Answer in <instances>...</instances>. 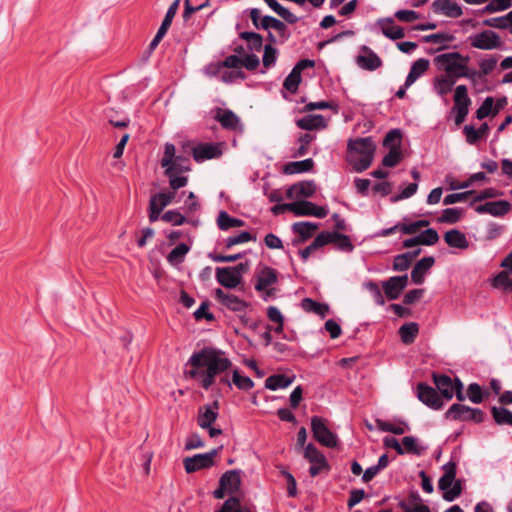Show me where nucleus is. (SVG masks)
<instances>
[{
	"mask_svg": "<svg viewBox=\"0 0 512 512\" xmlns=\"http://www.w3.org/2000/svg\"><path fill=\"white\" fill-rule=\"evenodd\" d=\"M401 138H402V134H401L400 130H398V129L390 130L386 134V136L383 140V145L386 147H390V148L392 146H396V147L400 148Z\"/></svg>",
	"mask_w": 512,
	"mask_h": 512,
	"instance_id": "69168bd1",
	"label": "nucleus"
},
{
	"mask_svg": "<svg viewBox=\"0 0 512 512\" xmlns=\"http://www.w3.org/2000/svg\"><path fill=\"white\" fill-rule=\"evenodd\" d=\"M408 283V276H393L384 281L382 286L386 297L389 300L397 299Z\"/></svg>",
	"mask_w": 512,
	"mask_h": 512,
	"instance_id": "2eb2a0df",
	"label": "nucleus"
},
{
	"mask_svg": "<svg viewBox=\"0 0 512 512\" xmlns=\"http://www.w3.org/2000/svg\"><path fill=\"white\" fill-rule=\"evenodd\" d=\"M182 172L180 167H173L169 174H165L169 178V185L172 191H176L182 187H185L188 183L187 176H178L177 174Z\"/></svg>",
	"mask_w": 512,
	"mask_h": 512,
	"instance_id": "79ce46f5",
	"label": "nucleus"
},
{
	"mask_svg": "<svg viewBox=\"0 0 512 512\" xmlns=\"http://www.w3.org/2000/svg\"><path fill=\"white\" fill-rule=\"evenodd\" d=\"M435 259L432 256L424 257L419 260L411 271V279L415 284H422L426 272L434 265Z\"/></svg>",
	"mask_w": 512,
	"mask_h": 512,
	"instance_id": "a878e982",
	"label": "nucleus"
},
{
	"mask_svg": "<svg viewBox=\"0 0 512 512\" xmlns=\"http://www.w3.org/2000/svg\"><path fill=\"white\" fill-rule=\"evenodd\" d=\"M325 236L326 245L329 243H333L338 249L345 252H351L354 249V246L349 238V236L345 234H341L338 232H322Z\"/></svg>",
	"mask_w": 512,
	"mask_h": 512,
	"instance_id": "cd10ccee",
	"label": "nucleus"
},
{
	"mask_svg": "<svg viewBox=\"0 0 512 512\" xmlns=\"http://www.w3.org/2000/svg\"><path fill=\"white\" fill-rule=\"evenodd\" d=\"M232 382L238 389L244 391H248L254 387V382L252 381V379L247 376L240 375L238 370L233 371Z\"/></svg>",
	"mask_w": 512,
	"mask_h": 512,
	"instance_id": "bf43d9fd",
	"label": "nucleus"
},
{
	"mask_svg": "<svg viewBox=\"0 0 512 512\" xmlns=\"http://www.w3.org/2000/svg\"><path fill=\"white\" fill-rule=\"evenodd\" d=\"M215 299L227 309L234 312H243L247 308V303L238 296L226 293L222 289L217 288L214 291Z\"/></svg>",
	"mask_w": 512,
	"mask_h": 512,
	"instance_id": "ddd939ff",
	"label": "nucleus"
},
{
	"mask_svg": "<svg viewBox=\"0 0 512 512\" xmlns=\"http://www.w3.org/2000/svg\"><path fill=\"white\" fill-rule=\"evenodd\" d=\"M295 376L274 374L266 378L265 388L275 391L289 387L294 382Z\"/></svg>",
	"mask_w": 512,
	"mask_h": 512,
	"instance_id": "473e14b6",
	"label": "nucleus"
},
{
	"mask_svg": "<svg viewBox=\"0 0 512 512\" xmlns=\"http://www.w3.org/2000/svg\"><path fill=\"white\" fill-rule=\"evenodd\" d=\"M435 61L443 68L445 75L457 81L462 76L460 74L465 71L469 57L463 56L459 52H449L438 55Z\"/></svg>",
	"mask_w": 512,
	"mask_h": 512,
	"instance_id": "7ed1b4c3",
	"label": "nucleus"
},
{
	"mask_svg": "<svg viewBox=\"0 0 512 512\" xmlns=\"http://www.w3.org/2000/svg\"><path fill=\"white\" fill-rule=\"evenodd\" d=\"M510 275L511 273L507 269L499 272L494 277L493 286L512 290V278L510 277Z\"/></svg>",
	"mask_w": 512,
	"mask_h": 512,
	"instance_id": "6e6d98bb",
	"label": "nucleus"
},
{
	"mask_svg": "<svg viewBox=\"0 0 512 512\" xmlns=\"http://www.w3.org/2000/svg\"><path fill=\"white\" fill-rule=\"evenodd\" d=\"M402 447L404 453H412L414 455H421L424 450L418 445L416 438L413 436H405L402 439Z\"/></svg>",
	"mask_w": 512,
	"mask_h": 512,
	"instance_id": "4d7b16f0",
	"label": "nucleus"
},
{
	"mask_svg": "<svg viewBox=\"0 0 512 512\" xmlns=\"http://www.w3.org/2000/svg\"><path fill=\"white\" fill-rule=\"evenodd\" d=\"M419 332V326L415 322H409L403 324L399 328V335L402 342L406 345L412 344Z\"/></svg>",
	"mask_w": 512,
	"mask_h": 512,
	"instance_id": "4c0bfd02",
	"label": "nucleus"
},
{
	"mask_svg": "<svg viewBox=\"0 0 512 512\" xmlns=\"http://www.w3.org/2000/svg\"><path fill=\"white\" fill-rule=\"evenodd\" d=\"M192 152L193 157L197 162L217 158L221 155L219 147L211 143L197 145L193 148Z\"/></svg>",
	"mask_w": 512,
	"mask_h": 512,
	"instance_id": "393cba45",
	"label": "nucleus"
},
{
	"mask_svg": "<svg viewBox=\"0 0 512 512\" xmlns=\"http://www.w3.org/2000/svg\"><path fill=\"white\" fill-rule=\"evenodd\" d=\"M304 457L311 463L309 473L312 477L317 476L324 469H329V465L324 454L313 444H308L305 447Z\"/></svg>",
	"mask_w": 512,
	"mask_h": 512,
	"instance_id": "9d476101",
	"label": "nucleus"
},
{
	"mask_svg": "<svg viewBox=\"0 0 512 512\" xmlns=\"http://www.w3.org/2000/svg\"><path fill=\"white\" fill-rule=\"evenodd\" d=\"M278 51L271 44H266L264 46V54L262 57L263 66L265 68L273 67L277 60Z\"/></svg>",
	"mask_w": 512,
	"mask_h": 512,
	"instance_id": "13d9d810",
	"label": "nucleus"
},
{
	"mask_svg": "<svg viewBox=\"0 0 512 512\" xmlns=\"http://www.w3.org/2000/svg\"><path fill=\"white\" fill-rule=\"evenodd\" d=\"M189 252V247L185 243H180L174 247L167 256V260L172 265L183 262L185 255Z\"/></svg>",
	"mask_w": 512,
	"mask_h": 512,
	"instance_id": "c03bdc74",
	"label": "nucleus"
},
{
	"mask_svg": "<svg viewBox=\"0 0 512 512\" xmlns=\"http://www.w3.org/2000/svg\"><path fill=\"white\" fill-rule=\"evenodd\" d=\"M511 209V204L506 200L486 202L475 207L478 214H490L495 217H501L507 214Z\"/></svg>",
	"mask_w": 512,
	"mask_h": 512,
	"instance_id": "f3484780",
	"label": "nucleus"
},
{
	"mask_svg": "<svg viewBox=\"0 0 512 512\" xmlns=\"http://www.w3.org/2000/svg\"><path fill=\"white\" fill-rule=\"evenodd\" d=\"M292 212L296 216H315L318 218H324L328 214L325 207L318 206L306 200L292 202Z\"/></svg>",
	"mask_w": 512,
	"mask_h": 512,
	"instance_id": "f8f14e48",
	"label": "nucleus"
},
{
	"mask_svg": "<svg viewBox=\"0 0 512 512\" xmlns=\"http://www.w3.org/2000/svg\"><path fill=\"white\" fill-rule=\"evenodd\" d=\"M292 228L294 232L302 237V241H305L317 230L318 225L312 222L302 221L294 223Z\"/></svg>",
	"mask_w": 512,
	"mask_h": 512,
	"instance_id": "37998d69",
	"label": "nucleus"
},
{
	"mask_svg": "<svg viewBox=\"0 0 512 512\" xmlns=\"http://www.w3.org/2000/svg\"><path fill=\"white\" fill-rule=\"evenodd\" d=\"M445 473L438 481V488L443 491V499L452 502L462 493V486L456 477V464L448 462L443 466Z\"/></svg>",
	"mask_w": 512,
	"mask_h": 512,
	"instance_id": "f03ea898",
	"label": "nucleus"
},
{
	"mask_svg": "<svg viewBox=\"0 0 512 512\" xmlns=\"http://www.w3.org/2000/svg\"><path fill=\"white\" fill-rule=\"evenodd\" d=\"M492 415L495 422L499 425H512V412L503 407H493Z\"/></svg>",
	"mask_w": 512,
	"mask_h": 512,
	"instance_id": "3c124183",
	"label": "nucleus"
},
{
	"mask_svg": "<svg viewBox=\"0 0 512 512\" xmlns=\"http://www.w3.org/2000/svg\"><path fill=\"white\" fill-rule=\"evenodd\" d=\"M467 397L474 403L479 404L483 401V391L479 384L471 383L467 388Z\"/></svg>",
	"mask_w": 512,
	"mask_h": 512,
	"instance_id": "e2e57ef3",
	"label": "nucleus"
},
{
	"mask_svg": "<svg viewBox=\"0 0 512 512\" xmlns=\"http://www.w3.org/2000/svg\"><path fill=\"white\" fill-rule=\"evenodd\" d=\"M315 191L316 185L313 181H303L291 186L287 194L289 197H292V193H294L297 197L309 198Z\"/></svg>",
	"mask_w": 512,
	"mask_h": 512,
	"instance_id": "f704fd0d",
	"label": "nucleus"
},
{
	"mask_svg": "<svg viewBox=\"0 0 512 512\" xmlns=\"http://www.w3.org/2000/svg\"><path fill=\"white\" fill-rule=\"evenodd\" d=\"M250 241H256V237L252 236L251 233L247 231H243L239 233L238 235L230 236L225 240V246L226 248H231L235 245L247 243Z\"/></svg>",
	"mask_w": 512,
	"mask_h": 512,
	"instance_id": "603ef678",
	"label": "nucleus"
},
{
	"mask_svg": "<svg viewBox=\"0 0 512 512\" xmlns=\"http://www.w3.org/2000/svg\"><path fill=\"white\" fill-rule=\"evenodd\" d=\"M445 417L455 421H472L474 423H481L484 420V413L479 408H471L457 403L450 406L445 413Z\"/></svg>",
	"mask_w": 512,
	"mask_h": 512,
	"instance_id": "20e7f679",
	"label": "nucleus"
},
{
	"mask_svg": "<svg viewBox=\"0 0 512 512\" xmlns=\"http://www.w3.org/2000/svg\"><path fill=\"white\" fill-rule=\"evenodd\" d=\"M217 225L220 230L227 231L234 227H242L244 221L231 217L226 211H220L217 217Z\"/></svg>",
	"mask_w": 512,
	"mask_h": 512,
	"instance_id": "58836bf2",
	"label": "nucleus"
},
{
	"mask_svg": "<svg viewBox=\"0 0 512 512\" xmlns=\"http://www.w3.org/2000/svg\"><path fill=\"white\" fill-rule=\"evenodd\" d=\"M175 146L171 143L165 144V150L163 158L161 159V166L165 168V174H169L171 169L175 167H180L181 171H189L190 168L188 166H183L180 164V160H182V156H175Z\"/></svg>",
	"mask_w": 512,
	"mask_h": 512,
	"instance_id": "a211bd4d",
	"label": "nucleus"
},
{
	"mask_svg": "<svg viewBox=\"0 0 512 512\" xmlns=\"http://www.w3.org/2000/svg\"><path fill=\"white\" fill-rule=\"evenodd\" d=\"M471 99L468 96L467 87L459 85L455 89L453 112H455V124L461 125L468 115Z\"/></svg>",
	"mask_w": 512,
	"mask_h": 512,
	"instance_id": "423d86ee",
	"label": "nucleus"
},
{
	"mask_svg": "<svg viewBox=\"0 0 512 512\" xmlns=\"http://www.w3.org/2000/svg\"><path fill=\"white\" fill-rule=\"evenodd\" d=\"M180 0H174L173 3L169 6L166 15L159 27V30H161V33H167L172 20L174 16L177 13L178 7H179Z\"/></svg>",
	"mask_w": 512,
	"mask_h": 512,
	"instance_id": "864d4df0",
	"label": "nucleus"
},
{
	"mask_svg": "<svg viewBox=\"0 0 512 512\" xmlns=\"http://www.w3.org/2000/svg\"><path fill=\"white\" fill-rule=\"evenodd\" d=\"M365 287L371 293V295L377 305L382 306L385 304L384 296H383L379 286L375 282L370 281L365 284Z\"/></svg>",
	"mask_w": 512,
	"mask_h": 512,
	"instance_id": "774afa93",
	"label": "nucleus"
},
{
	"mask_svg": "<svg viewBox=\"0 0 512 512\" xmlns=\"http://www.w3.org/2000/svg\"><path fill=\"white\" fill-rule=\"evenodd\" d=\"M494 100L492 97H487L481 106L476 111V117L479 120H482L489 116L490 113H492Z\"/></svg>",
	"mask_w": 512,
	"mask_h": 512,
	"instance_id": "338daca9",
	"label": "nucleus"
},
{
	"mask_svg": "<svg viewBox=\"0 0 512 512\" xmlns=\"http://www.w3.org/2000/svg\"><path fill=\"white\" fill-rule=\"evenodd\" d=\"M326 241L327 240L325 239V236L322 232L318 234L309 246L299 251L302 260L307 261V259L315 250L326 245Z\"/></svg>",
	"mask_w": 512,
	"mask_h": 512,
	"instance_id": "49530a36",
	"label": "nucleus"
},
{
	"mask_svg": "<svg viewBox=\"0 0 512 512\" xmlns=\"http://www.w3.org/2000/svg\"><path fill=\"white\" fill-rule=\"evenodd\" d=\"M302 308L307 312H313L321 317H325L328 312V306L318 303L310 298H304L301 303Z\"/></svg>",
	"mask_w": 512,
	"mask_h": 512,
	"instance_id": "a18cd8bd",
	"label": "nucleus"
},
{
	"mask_svg": "<svg viewBox=\"0 0 512 512\" xmlns=\"http://www.w3.org/2000/svg\"><path fill=\"white\" fill-rule=\"evenodd\" d=\"M463 211L460 208H446L442 211L441 216L438 218V222L455 224L462 217Z\"/></svg>",
	"mask_w": 512,
	"mask_h": 512,
	"instance_id": "09e8293b",
	"label": "nucleus"
},
{
	"mask_svg": "<svg viewBox=\"0 0 512 512\" xmlns=\"http://www.w3.org/2000/svg\"><path fill=\"white\" fill-rule=\"evenodd\" d=\"M417 398L426 406L433 410H440L444 403L438 392L425 383H419L416 387Z\"/></svg>",
	"mask_w": 512,
	"mask_h": 512,
	"instance_id": "9b49d317",
	"label": "nucleus"
},
{
	"mask_svg": "<svg viewBox=\"0 0 512 512\" xmlns=\"http://www.w3.org/2000/svg\"><path fill=\"white\" fill-rule=\"evenodd\" d=\"M432 7L436 14H443L450 18H458L463 14L461 6L451 0H435Z\"/></svg>",
	"mask_w": 512,
	"mask_h": 512,
	"instance_id": "4be33fe9",
	"label": "nucleus"
},
{
	"mask_svg": "<svg viewBox=\"0 0 512 512\" xmlns=\"http://www.w3.org/2000/svg\"><path fill=\"white\" fill-rule=\"evenodd\" d=\"M161 219L173 226H179L186 222L185 216L177 210H168L161 216Z\"/></svg>",
	"mask_w": 512,
	"mask_h": 512,
	"instance_id": "052dcab7",
	"label": "nucleus"
},
{
	"mask_svg": "<svg viewBox=\"0 0 512 512\" xmlns=\"http://www.w3.org/2000/svg\"><path fill=\"white\" fill-rule=\"evenodd\" d=\"M297 126L303 130H316L326 127L325 119L322 115H307L297 120Z\"/></svg>",
	"mask_w": 512,
	"mask_h": 512,
	"instance_id": "72a5a7b5",
	"label": "nucleus"
},
{
	"mask_svg": "<svg viewBox=\"0 0 512 512\" xmlns=\"http://www.w3.org/2000/svg\"><path fill=\"white\" fill-rule=\"evenodd\" d=\"M311 430L313 437L321 445L334 448L338 445V438L326 425L324 419L318 416L311 418Z\"/></svg>",
	"mask_w": 512,
	"mask_h": 512,
	"instance_id": "39448f33",
	"label": "nucleus"
},
{
	"mask_svg": "<svg viewBox=\"0 0 512 512\" xmlns=\"http://www.w3.org/2000/svg\"><path fill=\"white\" fill-rule=\"evenodd\" d=\"M349 152H356L365 157H374L376 146L371 137L350 139L347 144Z\"/></svg>",
	"mask_w": 512,
	"mask_h": 512,
	"instance_id": "dca6fc26",
	"label": "nucleus"
},
{
	"mask_svg": "<svg viewBox=\"0 0 512 512\" xmlns=\"http://www.w3.org/2000/svg\"><path fill=\"white\" fill-rule=\"evenodd\" d=\"M221 449L216 448L211 450L210 452L203 454H196L192 457H187L183 460L184 468L187 473H194L201 469H206L214 464V457L218 454V451Z\"/></svg>",
	"mask_w": 512,
	"mask_h": 512,
	"instance_id": "6e6552de",
	"label": "nucleus"
},
{
	"mask_svg": "<svg viewBox=\"0 0 512 512\" xmlns=\"http://www.w3.org/2000/svg\"><path fill=\"white\" fill-rule=\"evenodd\" d=\"M277 15L284 19L289 24L298 22V17L290 12L287 8L282 6L276 0H263Z\"/></svg>",
	"mask_w": 512,
	"mask_h": 512,
	"instance_id": "e433bc0d",
	"label": "nucleus"
},
{
	"mask_svg": "<svg viewBox=\"0 0 512 512\" xmlns=\"http://www.w3.org/2000/svg\"><path fill=\"white\" fill-rule=\"evenodd\" d=\"M402 159V153L400 148L392 146L388 154H386L382 160V164L385 167H395Z\"/></svg>",
	"mask_w": 512,
	"mask_h": 512,
	"instance_id": "5fc2aeb1",
	"label": "nucleus"
},
{
	"mask_svg": "<svg viewBox=\"0 0 512 512\" xmlns=\"http://www.w3.org/2000/svg\"><path fill=\"white\" fill-rule=\"evenodd\" d=\"M256 278L255 289L257 291H265L268 287L278 282L277 271L267 266L257 271Z\"/></svg>",
	"mask_w": 512,
	"mask_h": 512,
	"instance_id": "412c9836",
	"label": "nucleus"
},
{
	"mask_svg": "<svg viewBox=\"0 0 512 512\" xmlns=\"http://www.w3.org/2000/svg\"><path fill=\"white\" fill-rule=\"evenodd\" d=\"M314 162L311 158L301 161L290 162L285 165L284 172L286 174H298L312 170Z\"/></svg>",
	"mask_w": 512,
	"mask_h": 512,
	"instance_id": "ea45409f",
	"label": "nucleus"
},
{
	"mask_svg": "<svg viewBox=\"0 0 512 512\" xmlns=\"http://www.w3.org/2000/svg\"><path fill=\"white\" fill-rule=\"evenodd\" d=\"M376 424L379 430L383 432H390L395 435H402L409 430V426L404 422L393 424L391 422L378 419L376 420Z\"/></svg>",
	"mask_w": 512,
	"mask_h": 512,
	"instance_id": "a19ab883",
	"label": "nucleus"
},
{
	"mask_svg": "<svg viewBox=\"0 0 512 512\" xmlns=\"http://www.w3.org/2000/svg\"><path fill=\"white\" fill-rule=\"evenodd\" d=\"M261 29L269 30L273 29L275 30L279 37L281 38V41L284 42L289 38V34L287 32V27L284 22L278 20L275 17L272 16H264L261 19L260 22Z\"/></svg>",
	"mask_w": 512,
	"mask_h": 512,
	"instance_id": "bb28decb",
	"label": "nucleus"
},
{
	"mask_svg": "<svg viewBox=\"0 0 512 512\" xmlns=\"http://www.w3.org/2000/svg\"><path fill=\"white\" fill-rule=\"evenodd\" d=\"M456 81L447 75L436 78L434 82V89L440 95L444 96L449 93Z\"/></svg>",
	"mask_w": 512,
	"mask_h": 512,
	"instance_id": "de8ad7c7",
	"label": "nucleus"
},
{
	"mask_svg": "<svg viewBox=\"0 0 512 512\" xmlns=\"http://www.w3.org/2000/svg\"><path fill=\"white\" fill-rule=\"evenodd\" d=\"M444 241L449 247L458 249H467L469 247V241L466 235L458 229H452L444 234Z\"/></svg>",
	"mask_w": 512,
	"mask_h": 512,
	"instance_id": "c756f323",
	"label": "nucleus"
},
{
	"mask_svg": "<svg viewBox=\"0 0 512 512\" xmlns=\"http://www.w3.org/2000/svg\"><path fill=\"white\" fill-rule=\"evenodd\" d=\"M429 60L420 58L416 60L406 77V87H410L419 77H421L429 68Z\"/></svg>",
	"mask_w": 512,
	"mask_h": 512,
	"instance_id": "2f4dec72",
	"label": "nucleus"
},
{
	"mask_svg": "<svg viewBox=\"0 0 512 512\" xmlns=\"http://www.w3.org/2000/svg\"><path fill=\"white\" fill-rule=\"evenodd\" d=\"M470 45L481 50H493L502 47L503 42L499 35L492 30H484L481 33L469 37Z\"/></svg>",
	"mask_w": 512,
	"mask_h": 512,
	"instance_id": "0eeeda50",
	"label": "nucleus"
},
{
	"mask_svg": "<svg viewBox=\"0 0 512 512\" xmlns=\"http://www.w3.org/2000/svg\"><path fill=\"white\" fill-rule=\"evenodd\" d=\"M221 126L225 129L235 130L239 125V117L231 110H224L221 108L216 109L214 116Z\"/></svg>",
	"mask_w": 512,
	"mask_h": 512,
	"instance_id": "c85d7f7f",
	"label": "nucleus"
},
{
	"mask_svg": "<svg viewBox=\"0 0 512 512\" xmlns=\"http://www.w3.org/2000/svg\"><path fill=\"white\" fill-rule=\"evenodd\" d=\"M454 36L448 33H435L423 37L424 42L434 44H445L453 41Z\"/></svg>",
	"mask_w": 512,
	"mask_h": 512,
	"instance_id": "0e129e2a",
	"label": "nucleus"
},
{
	"mask_svg": "<svg viewBox=\"0 0 512 512\" xmlns=\"http://www.w3.org/2000/svg\"><path fill=\"white\" fill-rule=\"evenodd\" d=\"M175 198V192H161L151 196L149 205L162 212L166 206L171 204Z\"/></svg>",
	"mask_w": 512,
	"mask_h": 512,
	"instance_id": "c9c22d12",
	"label": "nucleus"
},
{
	"mask_svg": "<svg viewBox=\"0 0 512 512\" xmlns=\"http://www.w3.org/2000/svg\"><path fill=\"white\" fill-rule=\"evenodd\" d=\"M421 245L431 246L439 241V235L433 228H428L418 235Z\"/></svg>",
	"mask_w": 512,
	"mask_h": 512,
	"instance_id": "680f3d73",
	"label": "nucleus"
},
{
	"mask_svg": "<svg viewBox=\"0 0 512 512\" xmlns=\"http://www.w3.org/2000/svg\"><path fill=\"white\" fill-rule=\"evenodd\" d=\"M220 486L226 487L227 492L234 493L238 491L241 484V477L239 470H230L225 472L220 480Z\"/></svg>",
	"mask_w": 512,
	"mask_h": 512,
	"instance_id": "7c9ffc66",
	"label": "nucleus"
},
{
	"mask_svg": "<svg viewBox=\"0 0 512 512\" xmlns=\"http://www.w3.org/2000/svg\"><path fill=\"white\" fill-rule=\"evenodd\" d=\"M376 25L380 28L382 34L391 40L402 39L405 36L404 28L396 25L391 17L377 20Z\"/></svg>",
	"mask_w": 512,
	"mask_h": 512,
	"instance_id": "6ab92c4d",
	"label": "nucleus"
},
{
	"mask_svg": "<svg viewBox=\"0 0 512 512\" xmlns=\"http://www.w3.org/2000/svg\"><path fill=\"white\" fill-rule=\"evenodd\" d=\"M217 512H251L247 506H243L237 497L228 498Z\"/></svg>",
	"mask_w": 512,
	"mask_h": 512,
	"instance_id": "8fccbe9b",
	"label": "nucleus"
},
{
	"mask_svg": "<svg viewBox=\"0 0 512 512\" xmlns=\"http://www.w3.org/2000/svg\"><path fill=\"white\" fill-rule=\"evenodd\" d=\"M361 51L356 57V64L363 70L374 71L382 66L381 58L369 47L362 46Z\"/></svg>",
	"mask_w": 512,
	"mask_h": 512,
	"instance_id": "4468645a",
	"label": "nucleus"
},
{
	"mask_svg": "<svg viewBox=\"0 0 512 512\" xmlns=\"http://www.w3.org/2000/svg\"><path fill=\"white\" fill-rule=\"evenodd\" d=\"M314 66V60L303 59L297 62V64L293 67L291 72L285 78L283 83L284 88L288 90L290 93H296L301 82V72L306 68H313Z\"/></svg>",
	"mask_w": 512,
	"mask_h": 512,
	"instance_id": "1a4fd4ad",
	"label": "nucleus"
},
{
	"mask_svg": "<svg viewBox=\"0 0 512 512\" xmlns=\"http://www.w3.org/2000/svg\"><path fill=\"white\" fill-rule=\"evenodd\" d=\"M433 381L443 398L447 400H451L453 398L454 386H456V379L453 381L451 377L445 374L434 373Z\"/></svg>",
	"mask_w": 512,
	"mask_h": 512,
	"instance_id": "5701e85b",
	"label": "nucleus"
},
{
	"mask_svg": "<svg viewBox=\"0 0 512 512\" xmlns=\"http://www.w3.org/2000/svg\"><path fill=\"white\" fill-rule=\"evenodd\" d=\"M188 364L193 367L188 372L189 377L201 378V386L205 390H208L214 384L217 375L232 366L224 352L214 348H204L193 353L188 360Z\"/></svg>",
	"mask_w": 512,
	"mask_h": 512,
	"instance_id": "f257e3e1",
	"label": "nucleus"
},
{
	"mask_svg": "<svg viewBox=\"0 0 512 512\" xmlns=\"http://www.w3.org/2000/svg\"><path fill=\"white\" fill-rule=\"evenodd\" d=\"M216 280L220 285L229 289L236 288L242 281L238 273L231 267L216 268Z\"/></svg>",
	"mask_w": 512,
	"mask_h": 512,
	"instance_id": "aec40b11",
	"label": "nucleus"
},
{
	"mask_svg": "<svg viewBox=\"0 0 512 512\" xmlns=\"http://www.w3.org/2000/svg\"><path fill=\"white\" fill-rule=\"evenodd\" d=\"M218 402L212 405H204L198 410L197 424L203 428H210L218 417Z\"/></svg>",
	"mask_w": 512,
	"mask_h": 512,
	"instance_id": "b1692460",
	"label": "nucleus"
}]
</instances>
